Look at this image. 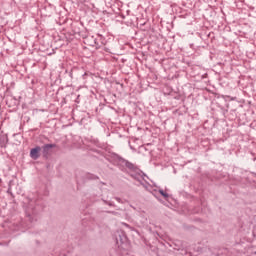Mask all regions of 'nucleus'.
<instances>
[{"label": "nucleus", "mask_w": 256, "mask_h": 256, "mask_svg": "<svg viewBox=\"0 0 256 256\" xmlns=\"http://www.w3.org/2000/svg\"><path fill=\"white\" fill-rule=\"evenodd\" d=\"M39 153H41V147H36L31 150L30 156L32 159H39Z\"/></svg>", "instance_id": "nucleus-1"}, {"label": "nucleus", "mask_w": 256, "mask_h": 256, "mask_svg": "<svg viewBox=\"0 0 256 256\" xmlns=\"http://www.w3.org/2000/svg\"><path fill=\"white\" fill-rule=\"evenodd\" d=\"M53 147H55V145H53V144L44 145L43 146L44 153H49V149H53Z\"/></svg>", "instance_id": "nucleus-2"}, {"label": "nucleus", "mask_w": 256, "mask_h": 256, "mask_svg": "<svg viewBox=\"0 0 256 256\" xmlns=\"http://www.w3.org/2000/svg\"><path fill=\"white\" fill-rule=\"evenodd\" d=\"M159 193L161 194L162 197H165V199L169 197V194L165 193L163 190H160Z\"/></svg>", "instance_id": "nucleus-3"}]
</instances>
